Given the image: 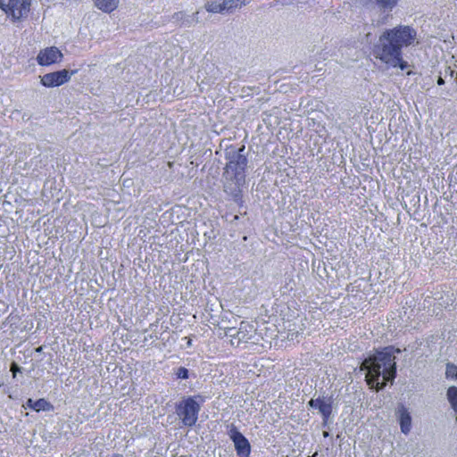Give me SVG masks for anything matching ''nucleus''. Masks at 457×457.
<instances>
[{
	"label": "nucleus",
	"mask_w": 457,
	"mask_h": 457,
	"mask_svg": "<svg viewBox=\"0 0 457 457\" xmlns=\"http://www.w3.org/2000/svg\"><path fill=\"white\" fill-rule=\"evenodd\" d=\"M399 348L387 346L367 357L361 365L366 371L367 384L376 391L382 390L387 382H393L396 376L395 353Z\"/></svg>",
	"instance_id": "1"
},
{
	"label": "nucleus",
	"mask_w": 457,
	"mask_h": 457,
	"mask_svg": "<svg viewBox=\"0 0 457 457\" xmlns=\"http://www.w3.org/2000/svg\"><path fill=\"white\" fill-rule=\"evenodd\" d=\"M417 38L416 30L407 25L386 29L374 46V55L383 62H395L403 47L412 45Z\"/></svg>",
	"instance_id": "2"
},
{
	"label": "nucleus",
	"mask_w": 457,
	"mask_h": 457,
	"mask_svg": "<svg viewBox=\"0 0 457 457\" xmlns=\"http://www.w3.org/2000/svg\"><path fill=\"white\" fill-rule=\"evenodd\" d=\"M245 151V145L238 148L230 145L225 150L227 163L223 172V188L228 195L235 199L241 195L242 187L245 182V169L248 160Z\"/></svg>",
	"instance_id": "3"
},
{
	"label": "nucleus",
	"mask_w": 457,
	"mask_h": 457,
	"mask_svg": "<svg viewBox=\"0 0 457 457\" xmlns=\"http://www.w3.org/2000/svg\"><path fill=\"white\" fill-rule=\"evenodd\" d=\"M198 396H189L180 401L176 405V411L182 423L186 427H193L197 420L201 410L200 404L195 401Z\"/></svg>",
	"instance_id": "4"
},
{
	"label": "nucleus",
	"mask_w": 457,
	"mask_h": 457,
	"mask_svg": "<svg viewBox=\"0 0 457 457\" xmlns=\"http://www.w3.org/2000/svg\"><path fill=\"white\" fill-rule=\"evenodd\" d=\"M31 0H0V8L14 20H20L28 15Z\"/></svg>",
	"instance_id": "5"
},
{
	"label": "nucleus",
	"mask_w": 457,
	"mask_h": 457,
	"mask_svg": "<svg viewBox=\"0 0 457 457\" xmlns=\"http://www.w3.org/2000/svg\"><path fill=\"white\" fill-rule=\"evenodd\" d=\"M228 434L234 443L237 454L240 457H248L251 452V445L247 438L238 431L234 424L229 426Z\"/></svg>",
	"instance_id": "6"
},
{
	"label": "nucleus",
	"mask_w": 457,
	"mask_h": 457,
	"mask_svg": "<svg viewBox=\"0 0 457 457\" xmlns=\"http://www.w3.org/2000/svg\"><path fill=\"white\" fill-rule=\"evenodd\" d=\"M77 72L74 71H68L66 69L57 71L54 72L46 73L41 77V84L46 87H54L63 85L68 82L71 76Z\"/></svg>",
	"instance_id": "7"
},
{
	"label": "nucleus",
	"mask_w": 457,
	"mask_h": 457,
	"mask_svg": "<svg viewBox=\"0 0 457 457\" xmlns=\"http://www.w3.org/2000/svg\"><path fill=\"white\" fill-rule=\"evenodd\" d=\"M62 58L61 51L55 46H51L41 50L37 56V61L41 66H48L59 62Z\"/></svg>",
	"instance_id": "8"
},
{
	"label": "nucleus",
	"mask_w": 457,
	"mask_h": 457,
	"mask_svg": "<svg viewBox=\"0 0 457 457\" xmlns=\"http://www.w3.org/2000/svg\"><path fill=\"white\" fill-rule=\"evenodd\" d=\"M402 433L408 435L411 428V417L404 405L398 406L396 411Z\"/></svg>",
	"instance_id": "9"
},
{
	"label": "nucleus",
	"mask_w": 457,
	"mask_h": 457,
	"mask_svg": "<svg viewBox=\"0 0 457 457\" xmlns=\"http://www.w3.org/2000/svg\"><path fill=\"white\" fill-rule=\"evenodd\" d=\"M399 0H373V4L378 7L381 14H384L381 21L377 23H385L389 12L397 5Z\"/></svg>",
	"instance_id": "10"
},
{
	"label": "nucleus",
	"mask_w": 457,
	"mask_h": 457,
	"mask_svg": "<svg viewBox=\"0 0 457 457\" xmlns=\"http://www.w3.org/2000/svg\"><path fill=\"white\" fill-rule=\"evenodd\" d=\"M96 6L105 12H111L117 8L119 0H94Z\"/></svg>",
	"instance_id": "11"
},
{
	"label": "nucleus",
	"mask_w": 457,
	"mask_h": 457,
	"mask_svg": "<svg viewBox=\"0 0 457 457\" xmlns=\"http://www.w3.org/2000/svg\"><path fill=\"white\" fill-rule=\"evenodd\" d=\"M198 12L194 13V16L192 18L186 17V14L183 12H177L173 15V19L176 21H180L181 25L189 27L194 21L198 22Z\"/></svg>",
	"instance_id": "12"
},
{
	"label": "nucleus",
	"mask_w": 457,
	"mask_h": 457,
	"mask_svg": "<svg viewBox=\"0 0 457 457\" xmlns=\"http://www.w3.org/2000/svg\"><path fill=\"white\" fill-rule=\"evenodd\" d=\"M319 411L322 415L323 425L325 426L328 422V418L332 413V405L330 402L322 401L320 405H319Z\"/></svg>",
	"instance_id": "13"
},
{
	"label": "nucleus",
	"mask_w": 457,
	"mask_h": 457,
	"mask_svg": "<svg viewBox=\"0 0 457 457\" xmlns=\"http://www.w3.org/2000/svg\"><path fill=\"white\" fill-rule=\"evenodd\" d=\"M245 4V0H222L223 12H232Z\"/></svg>",
	"instance_id": "14"
},
{
	"label": "nucleus",
	"mask_w": 457,
	"mask_h": 457,
	"mask_svg": "<svg viewBox=\"0 0 457 457\" xmlns=\"http://www.w3.org/2000/svg\"><path fill=\"white\" fill-rule=\"evenodd\" d=\"M447 400L451 404L452 409L457 412V386H452L447 389Z\"/></svg>",
	"instance_id": "15"
},
{
	"label": "nucleus",
	"mask_w": 457,
	"mask_h": 457,
	"mask_svg": "<svg viewBox=\"0 0 457 457\" xmlns=\"http://www.w3.org/2000/svg\"><path fill=\"white\" fill-rule=\"evenodd\" d=\"M53 409V405L45 400L44 398L34 401L32 410L36 411H51Z\"/></svg>",
	"instance_id": "16"
},
{
	"label": "nucleus",
	"mask_w": 457,
	"mask_h": 457,
	"mask_svg": "<svg viewBox=\"0 0 457 457\" xmlns=\"http://www.w3.org/2000/svg\"><path fill=\"white\" fill-rule=\"evenodd\" d=\"M205 9L209 12H213V13L223 12L222 1L221 2H218L216 0L215 1H208L205 4Z\"/></svg>",
	"instance_id": "17"
},
{
	"label": "nucleus",
	"mask_w": 457,
	"mask_h": 457,
	"mask_svg": "<svg viewBox=\"0 0 457 457\" xmlns=\"http://www.w3.org/2000/svg\"><path fill=\"white\" fill-rule=\"evenodd\" d=\"M445 377L447 378L457 379V366L453 363H447L445 369Z\"/></svg>",
	"instance_id": "18"
},
{
	"label": "nucleus",
	"mask_w": 457,
	"mask_h": 457,
	"mask_svg": "<svg viewBox=\"0 0 457 457\" xmlns=\"http://www.w3.org/2000/svg\"><path fill=\"white\" fill-rule=\"evenodd\" d=\"M403 53H399V56H398V60L395 61V62H385L386 64L387 65H390L392 67H399L402 71L405 70L406 68L409 67V64L406 61H403V56H402Z\"/></svg>",
	"instance_id": "19"
},
{
	"label": "nucleus",
	"mask_w": 457,
	"mask_h": 457,
	"mask_svg": "<svg viewBox=\"0 0 457 457\" xmlns=\"http://www.w3.org/2000/svg\"><path fill=\"white\" fill-rule=\"evenodd\" d=\"M225 334H226V336H228V337H237L238 338V341H241L245 337L244 335L241 337V335L243 334L242 327L240 328V329L238 331H237L235 328H228L226 329V333Z\"/></svg>",
	"instance_id": "20"
},
{
	"label": "nucleus",
	"mask_w": 457,
	"mask_h": 457,
	"mask_svg": "<svg viewBox=\"0 0 457 457\" xmlns=\"http://www.w3.org/2000/svg\"><path fill=\"white\" fill-rule=\"evenodd\" d=\"M178 378L187 379L188 378V370L185 367H179L176 371Z\"/></svg>",
	"instance_id": "21"
},
{
	"label": "nucleus",
	"mask_w": 457,
	"mask_h": 457,
	"mask_svg": "<svg viewBox=\"0 0 457 457\" xmlns=\"http://www.w3.org/2000/svg\"><path fill=\"white\" fill-rule=\"evenodd\" d=\"M323 400L324 399L320 397H318L317 399L312 398L309 401L308 405L312 408H317L319 410V405H320Z\"/></svg>",
	"instance_id": "22"
},
{
	"label": "nucleus",
	"mask_w": 457,
	"mask_h": 457,
	"mask_svg": "<svg viewBox=\"0 0 457 457\" xmlns=\"http://www.w3.org/2000/svg\"><path fill=\"white\" fill-rule=\"evenodd\" d=\"M18 370H20V367L15 362H12L11 366V371L15 374Z\"/></svg>",
	"instance_id": "23"
},
{
	"label": "nucleus",
	"mask_w": 457,
	"mask_h": 457,
	"mask_svg": "<svg viewBox=\"0 0 457 457\" xmlns=\"http://www.w3.org/2000/svg\"><path fill=\"white\" fill-rule=\"evenodd\" d=\"M34 401L32 399H28L26 402V406L32 409Z\"/></svg>",
	"instance_id": "24"
},
{
	"label": "nucleus",
	"mask_w": 457,
	"mask_h": 457,
	"mask_svg": "<svg viewBox=\"0 0 457 457\" xmlns=\"http://www.w3.org/2000/svg\"><path fill=\"white\" fill-rule=\"evenodd\" d=\"M437 84H438L439 86H441V85H444V84H445V80H444V79H443L442 77H439V78L437 79Z\"/></svg>",
	"instance_id": "25"
},
{
	"label": "nucleus",
	"mask_w": 457,
	"mask_h": 457,
	"mask_svg": "<svg viewBox=\"0 0 457 457\" xmlns=\"http://www.w3.org/2000/svg\"><path fill=\"white\" fill-rule=\"evenodd\" d=\"M112 457H122V455H120V454H114Z\"/></svg>",
	"instance_id": "26"
},
{
	"label": "nucleus",
	"mask_w": 457,
	"mask_h": 457,
	"mask_svg": "<svg viewBox=\"0 0 457 457\" xmlns=\"http://www.w3.org/2000/svg\"><path fill=\"white\" fill-rule=\"evenodd\" d=\"M293 336H294V334H289V335H288V337H290V338H291V340H294Z\"/></svg>",
	"instance_id": "27"
},
{
	"label": "nucleus",
	"mask_w": 457,
	"mask_h": 457,
	"mask_svg": "<svg viewBox=\"0 0 457 457\" xmlns=\"http://www.w3.org/2000/svg\"><path fill=\"white\" fill-rule=\"evenodd\" d=\"M323 436L326 437L328 436V433L325 431V432H323Z\"/></svg>",
	"instance_id": "28"
},
{
	"label": "nucleus",
	"mask_w": 457,
	"mask_h": 457,
	"mask_svg": "<svg viewBox=\"0 0 457 457\" xmlns=\"http://www.w3.org/2000/svg\"><path fill=\"white\" fill-rule=\"evenodd\" d=\"M450 75L453 77V71H450Z\"/></svg>",
	"instance_id": "29"
},
{
	"label": "nucleus",
	"mask_w": 457,
	"mask_h": 457,
	"mask_svg": "<svg viewBox=\"0 0 457 457\" xmlns=\"http://www.w3.org/2000/svg\"><path fill=\"white\" fill-rule=\"evenodd\" d=\"M187 345H191V340L190 339L187 342Z\"/></svg>",
	"instance_id": "30"
},
{
	"label": "nucleus",
	"mask_w": 457,
	"mask_h": 457,
	"mask_svg": "<svg viewBox=\"0 0 457 457\" xmlns=\"http://www.w3.org/2000/svg\"><path fill=\"white\" fill-rule=\"evenodd\" d=\"M456 79H457V71H456Z\"/></svg>",
	"instance_id": "31"
}]
</instances>
